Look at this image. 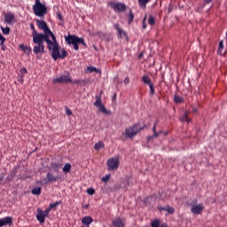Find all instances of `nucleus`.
<instances>
[{"label": "nucleus", "instance_id": "obj_1", "mask_svg": "<svg viewBox=\"0 0 227 227\" xmlns=\"http://www.w3.org/2000/svg\"><path fill=\"white\" fill-rule=\"evenodd\" d=\"M33 36V43L36 45L34 46L33 52L34 54H44L45 53V45L43 44V42H46L47 48L51 51V58L56 61V59H65L67 56H68V51L65 50V48L60 50L59 53V43H58V40L55 37V40H51V35L48 34H36L32 35Z\"/></svg>", "mask_w": 227, "mask_h": 227}, {"label": "nucleus", "instance_id": "obj_2", "mask_svg": "<svg viewBox=\"0 0 227 227\" xmlns=\"http://www.w3.org/2000/svg\"><path fill=\"white\" fill-rule=\"evenodd\" d=\"M150 127V124H141V121L135 123L129 129H125V132L122 133V136L124 137H128L129 139H134L141 130H145V129H148Z\"/></svg>", "mask_w": 227, "mask_h": 227}, {"label": "nucleus", "instance_id": "obj_3", "mask_svg": "<svg viewBox=\"0 0 227 227\" xmlns=\"http://www.w3.org/2000/svg\"><path fill=\"white\" fill-rule=\"evenodd\" d=\"M32 10L35 17H45L47 15V6L40 0H35V4L32 6Z\"/></svg>", "mask_w": 227, "mask_h": 227}, {"label": "nucleus", "instance_id": "obj_4", "mask_svg": "<svg viewBox=\"0 0 227 227\" xmlns=\"http://www.w3.org/2000/svg\"><path fill=\"white\" fill-rule=\"evenodd\" d=\"M35 22L38 28L43 31L44 35H49L51 40H56V35H54V33H52L51 28H49V26H47V22H45V20H35Z\"/></svg>", "mask_w": 227, "mask_h": 227}, {"label": "nucleus", "instance_id": "obj_5", "mask_svg": "<svg viewBox=\"0 0 227 227\" xmlns=\"http://www.w3.org/2000/svg\"><path fill=\"white\" fill-rule=\"evenodd\" d=\"M95 107L98 108L99 113H103V114H111V110H107L106 106L102 104V94L96 95V101L94 102Z\"/></svg>", "mask_w": 227, "mask_h": 227}, {"label": "nucleus", "instance_id": "obj_6", "mask_svg": "<svg viewBox=\"0 0 227 227\" xmlns=\"http://www.w3.org/2000/svg\"><path fill=\"white\" fill-rule=\"evenodd\" d=\"M65 40L67 45H73L75 51H79V42L77 41L75 35H65Z\"/></svg>", "mask_w": 227, "mask_h": 227}, {"label": "nucleus", "instance_id": "obj_7", "mask_svg": "<svg viewBox=\"0 0 227 227\" xmlns=\"http://www.w3.org/2000/svg\"><path fill=\"white\" fill-rule=\"evenodd\" d=\"M142 82H144V84H147V86H149L150 95L152 97H153V95H155V87H153V82H152V79L150 78V76H148V74H145L142 77Z\"/></svg>", "mask_w": 227, "mask_h": 227}, {"label": "nucleus", "instance_id": "obj_8", "mask_svg": "<svg viewBox=\"0 0 227 227\" xmlns=\"http://www.w3.org/2000/svg\"><path fill=\"white\" fill-rule=\"evenodd\" d=\"M108 171H116L120 168V160L116 158H111L107 160Z\"/></svg>", "mask_w": 227, "mask_h": 227}, {"label": "nucleus", "instance_id": "obj_9", "mask_svg": "<svg viewBox=\"0 0 227 227\" xmlns=\"http://www.w3.org/2000/svg\"><path fill=\"white\" fill-rule=\"evenodd\" d=\"M110 6L113 10L119 12L120 13H121V12H127V5L123 3L111 2Z\"/></svg>", "mask_w": 227, "mask_h": 227}, {"label": "nucleus", "instance_id": "obj_10", "mask_svg": "<svg viewBox=\"0 0 227 227\" xmlns=\"http://www.w3.org/2000/svg\"><path fill=\"white\" fill-rule=\"evenodd\" d=\"M53 81L54 82H59V84H68V82H72V78L70 77V73H67V74H61Z\"/></svg>", "mask_w": 227, "mask_h": 227}, {"label": "nucleus", "instance_id": "obj_11", "mask_svg": "<svg viewBox=\"0 0 227 227\" xmlns=\"http://www.w3.org/2000/svg\"><path fill=\"white\" fill-rule=\"evenodd\" d=\"M59 178H61L60 176H53L52 173L48 172L46 175V178L43 179V184L45 185L49 184H54V182H58V180H59Z\"/></svg>", "mask_w": 227, "mask_h": 227}, {"label": "nucleus", "instance_id": "obj_12", "mask_svg": "<svg viewBox=\"0 0 227 227\" xmlns=\"http://www.w3.org/2000/svg\"><path fill=\"white\" fill-rule=\"evenodd\" d=\"M4 20L5 24H9V25L14 24L15 15H13V13H12V12H7L4 16Z\"/></svg>", "mask_w": 227, "mask_h": 227}, {"label": "nucleus", "instance_id": "obj_13", "mask_svg": "<svg viewBox=\"0 0 227 227\" xmlns=\"http://www.w3.org/2000/svg\"><path fill=\"white\" fill-rule=\"evenodd\" d=\"M192 214H195L196 215H200L201 214L202 210H205V207H203L202 204L195 205L192 207Z\"/></svg>", "mask_w": 227, "mask_h": 227}, {"label": "nucleus", "instance_id": "obj_14", "mask_svg": "<svg viewBox=\"0 0 227 227\" xmlns=\"http://www.w3.org/2000/svg\"><path fill=\"white\" fill-rule=\"evenodd\" d=\"M12 224H13V222L12 221L11 216H7L0 219V227L6 226V225L12 226Z\"/></svg>", "mask_w": 227, "mask_h": 227}, {"label": "nucleus", "instance_id": "obj_15", "mask_svg": "<svg viewBox=\"0 0 227 227\" xmlns=\"http://www.w3.org/2000/svg\"><path fill=\"white\" fill-rule=\"evenodd\" d=\"M45 217L43 215V211L41 208L37 209V215H36V219L40 223V224H43L45 223Z\"/></svg>", "mask_w": 227, "mask_h": 227}, {"label": "nucleus", "instance_id": "obj_16", "mask_svg": "<svg viewBox=\"0 0 227 227\" xmlns=\"http://www.w3.org/2000/svg\"><path fill=\"white\" fill-rule=\"evenodd\" d=\"M157 123H159V121H155L153 127V135L147 137L148 142L152 141L153 139V137H159V133L157 132Z\"/></svg>", "mask_w": 227, "mask_h": 227}, {"label": "nucleus", "instance_id": "obj_17", "mask_svg": "<svg viewBox=\"0 0 227 227\" xmlns=\"http://www.w3.org/2000/svg\"><path fill=\"white\" fill-rule=\"evenodd\" d=\"M93 223V218L91 216H84L82 218V224L90 226Z\"/></svg>", "mask_w": 227, "mask_h": 227}, {"label": "nucleus", "instance_id": "obj_18", "mask_svg": "<svg viewBox=\"0 0 227 227\" xmlns=\"http://www.w3.org/2000/svg\"><path fill=\"white\" fill-rule=\"evenodd\" d=\"M113 226L114 227H125V223H123V221L121 218H117L113 221Z\"/></svg>", "mask_w": 227, "mask_h": 227}, {"label": "nucleus", "instance_id": "obj_19", "mask_svg": "<svg viewBox=\"0 0 227 227\" xmlns=\"http://www.w3.org/2000/svg\"><path fill=\"white\" fill-rule=\"evenodd\" d=\"M114 27H115V29H116V31H117V33H118V35H119V36H120L121 38H122L123 35H124V36H127V32L123 31V29H121V28L120 27V25L115 24V25H114Z\"/></svg>", "mask_w": 227, "mask_h": 227}, {"label": "nucleus", "instance_id": "obj_20", "mask_svg": "<svg viewBox=\"0 0 227 227\" xmlns=\"http://www.w3.org/2000/svg\"><path fill=\"white\" fill-rule=\"evenodd\" d=\"M70 84H83V86H86V84L88 83V80H81V79H78V80H74L73 81L71 79V82H69Z\"/></svg>", "mask_w": 227, "mask_h": 227}, {"label": "nucleus", "instance_id": "obj_21", "mask_svg": "<svg viewBox=\"0 0 227 227\" xmlns=\"http://www.w3.org/2000/svg\"><path fill=\"white\" fill-rule=\"evenodd\" d=\"M61 203H63V201H61V200L56 201L54 203H50L48 207L50 210H56V207H59V205H61Z\"/></svg>", "mask_w": 227, "mask_h": 227}, {"label": "nucleus", "instance_id": "obj_22", "mask_svg": "<svg viewBox=\"0 0 227 227\" xmlns=\"http://www.w3.org/2000/svg\"><path fill=\"white\" fill-rule=\"evenodd\" d=\"M32 194L34 196H40L42 194V187L37 186L31 190Z\"/></svg>", "mask_w": 227, "mask_h": 227}, {"label": "nucleus", "instance_id": "obj_23", "mask_svg": "<svg viewBox=\"0 0 227 227\" xmlns=\"http://www.w3.org/2000/svg\"><path fill=\"white\" fill-rule=\"evenodd\" d=\"M174 102L175 104H184V97L178 96V94H176L174 96Z\"/></svg>", "mask_w": 227, "mask_h": 227}, {"label": "nucleus", "instance_id": "obj_24", "mask_svg": "<svg viewBox=\"0 0 227 227\" xmlns=\"http://www.w3.org/2000/svg\"><path fill=\"white\" fill-rule=\"evenodd\" d=\"M20 49L23 51L24 54L29 55L31 53V48L25 46L24 44H20Z\"/></svg>", "mask_w": 227, "mask_h": 227}, {"label": "nucleus", "instance_id": "obj_25", "mask_svg": "<svg viewBox=\"0 0 227 227\" xmlns=\"http://www.w3.org/2000/svg\"><path fill=\"white\" fill-rule=\"evenodd\" d=\"M180 121L191 123V119H189V112L185 111L184 115L180 118Z\"/></svg>", "mask_w": 227, "mask_h": 227}, {"label": "nucleus", "instance_id": "obj_26", "mask_svg": "<svg viewBox=\"0 0 227 227\" xmlns=\"http://www.w3.org/2000/svg\"><path fill=\"white\" fill-rule=\"evenodd\" d=\"M72 169V165L70 163H66L62 168V171L67 175V173H70Z\"/></svg>", "mask_w": 227, "mask_h": 227}, {"label": "nucleus", "instance_id": "obj_27", "mask_svg": "<svg viewBox=\"0 0 227 227\" xmlns=\"http://www.w3.org/2000/svg\"><path fill=\"white\" fill-rule=\"evenodd\" d=\"M87 70H88L89 74H93V72H96L97 74H100V69H98L95 67H91V66L88 67Z\"/></svg>", "mask_w": 227, "mask_h": 227}, {"label": "nucleus", "instance_id": "obj_28", "mask_svg": "<svg viewBox=\"0 0 227 227\" xmlns=\"http://www.w3.org/2000/svg\"><path fill=\"white\" fill-rule=\"evenodd\" d=\"M104 146H105L104 142L99 141L95 144L94 148H95V150H98H98H102V148H104Z\"/></svg>", "mask_w": 227, "mask_h": 227}, {"label": "nucleus", "instance_id": "obj_29", "mask_svg": "<svg viewBox=\"0 0 227 227\" xmlns=\"http://www.w3.org/2000/svg\"><path fill=\"white\" fill-rule=\"evenodd\" d=\"M152 0H138V4L141 6V8H146V4L150 3Z\"/></svg>", "mask_w": 227, "mask_h": 227}, {"label": "nucleus", "instance_id": "obj_30", "mask_svg": "<svg viewBox=\"0 0 227 227\" xmlns=\"http://www.w3.org/2000/svg\"><path fill=\"white\" fill-rule=\"evenodd\" d=\"M76 40H77L79 45H81V44L83 45V47H84L85 49L88 48V45H86V43L84 42V39H83V38L79 37V36L76 35Z\"/></svg>", "mask_w": 227, "mask_h": 227}, {"label": "nucleus", "instance_id": "obj_31", "mask_svg": "<svg viewBox=\"0 0 227 227\" xmlns=\"http://www.w3.org/2000/svg\"><path fill=\"white\" fill-rule=\"evenodd\" d=\"M3 35H10L11 28L10 27H4L3 26L0 27Z\"/></svg>", "mask_w": 227, "mask_h": 227}, {"label": "nucleus", "instance_id": "obj_32", "mask_svg": "<svg viewBox=\"0 0 227 227\" xmlns=\"http://www.w3.org/2000/svg\"><path fill=\"white\" fill-rule=\"evenodd\" d=\"M152 201H153V197H152V196L146 197V198L144 200V203H145V205H146V206L152 205Z\"/></svg>", "mask_w": 227, "mask_h": 227}, {"label": "nucleus", "instance_id": "obj_33", "mask_svg": "<svg viewBox=\"0 0 227 227\" xmlns=\"http://www.w3.org/2000/svg\"><path fill=\"white\" fill-rule=\"evenodd\" d=\"M62 164L51 162V167L54 169V171H58L59 168H61Z\"/></svg>", "mask_w": 227, "mask_h": 227}, {"label": "nucleus", "instance_id": "obj_34", "mask_svg": "<svg viewBox=\"0 0 227 227\" xmlns=\"http://www.w3.org/2000/svg\"><path fill=\"white\" fill-rule=\"evenodd\" d=\"M129 187V181L124 180L121 183L120 187L118 189H127Z\"/></svg>", "mask_w": 227, "mask_h": 227}, {"label": "nucleus", "instance_id": "obj_35", "mask_svg": "<svg viewBox=\"0 0 227 227\" xmlns=\"http://www.w3.org/2000/svg\"><path fill=\"white\" fill-rule=\"evenodd\" d=\"M165 212H168V214H175V207L165 206Z\"/></svg>", "mask_w": 227, "mask_h": 227}, {"label": "nucleus", "instance_id": "obj_36", "mask_svg": "<svg viewBox=\"0 0 227 227\" xmlns=\"http://www.w3.org/2000/svg\"><path fill=\"white\" fill-rule=\"evenodd\" d=\"M152 227H160V220L155 219L151 223Z\"/></svg>", "mask_w": 227, "mask_h": 227}, {"label": "nucleus", "instance_id": "obj_37", "mask_svg": "<svg viewBox=\"0 0 227 227\" xmlns=\"http://www.w3.org/2000/svg\"><path fill=\"white\" fill-rule=\"evenodd\" d=\"M129 24H132V20H134V13H132V10H129V14L128 15Z\"/></svg>", "mask_w": 227, "mask_h": 227}, {"label": "nucleus", "instance_id": "obj_38", "mask_svg": "<svg viewBox=\"0 0 227 227\" xmlns=\"http://www.w3.org/2000/svg\"><path fill=\"white\" fill-rule=\"evenodd\" d=\"M148 24H150V26L155 25V17L150 15L148 19Z\"/></svg>", "mask_w": 227, "mask_h": 227}, {"label": "nucleus", "instance_id": "obj_39", "mask_svg": "<svg viewBox=\"0 0 227 227\" xmlns=\"http://www.w3.org/2000/svg\"><path fill=\"white\" fill-rule=\"evenodd\" d=\"M224 49V41H220L219 46H218V52H221Z\"/></svg>", "mask_w": 227, "mask_h": 227}, {"label": "nucleus", "instance_id": "obj_40", "mask_svg": "<svg viewBox=\"0 0 227 227\" xmlns=\"http://www.w3.org/2000/svg\"><path fill=\"white\" fill-rule=\"evenodd\" d=\"M109 180H111V175L108 174L106 176L102 177V182L107 183L109 182Z\"/></svg>", "mask_w": 227, "mask_h": 227}, {"label": "nucleus", "instance_id": "obj_41", "mask_svg": "<svg viewBox=\"0 0 227 227\" xmlns=\"http://www.w3.org/2000/svg\"><path fill=\"white\" fill-rule=\"evenodd\" d=\"M87 194H89L90 196H93V194H95V189L88 188L87 189Z\"/></svg>", "mask_w": 227, "mask_h": 227}, {"label": "nucleus", "instance_id": "obj_42", "mask_svg": "<svg viewBox=\"0 0 227 227\" xmlns=\"http://www.w3.org/2000/svg\"><path fill=\"white\" fill-rule=\"evenodd\" d=\"M30 29L33 31L32 35H36L38 32L36 31V29L35 28V24L30 23Z\"/></svg>", "mask_w": 227, "mask_h": 227}, {"label": "nucleus", "instance_id": "obj_43", "mask_svg": "<svg viewBox=\"0 0 227 227\" xmlns=\"http://www.w3.org/2000/svg\"><path fill=\"white\" fill-rule=\"evenodd\" d=\"M50 212H51V209L47 207L44 211H43V214L44 215L45 217H49Z\"/></svg>", "mask_w": 227, "mask_h": 227}, {"label": "nucleus", "instance_id": "obj_44", "mask_svg": "<svg viewBox=\"0 0 227 227\" xmlns=\"http://www.w3.org/2000/svg\"><path fill=\"white\" fill-rule=\"evenodd\" d=\"M57 18L59 19V20H61L63 22V15H61V12H57Z\"/></svg>", "mask_w": 227, "mask_h": 227}, {"label": "nucleus", "instance_id": "obj_45", "mask_svg": "<svg viewBox=\"0 0 227 227\" xmlns=\"http://www.w3.org/2000/svg\"><path fill=\"white\" fill-rule=\"evenodd\" d=\"M142 24H143L142 26L143 29H146V17L144 18Z\"/></svg>", "mask_w": 227, "mask_h": 227}, {"label": "nucleus", "instance_id": "obj_46", "mask_svg": "<svg viewBox=\"0 0 227 227\" xmlns=\"http://www.w3.org/2000/svg\"><path fill=\"white\" fill-rule=\"evenodd\" d=\"M4 42H6V37L3 36V35L0 34V43H3Z\"/></svg>", "mask_w": 227, "mask_h": 227}, {"label": "nucleus", "instance_id": "obj_47", "mask_svg": "<svg viewBox=\"0 0 227 227\" xmlns=\"http://www.w3.org/2000/svg\"><path fill=\"white\" fill-rule=\"evenodd\" d=\"M20 74H27V68L22 67V68H20Z\"/></svg>", "mask_w": 227, "mask_h": 227}, {"label": "nucleus", "instance_id": "obj_48", "mask_svg": "<svg viewBox=\"0 0 227 227\" xmlns=\"http://www.w3.org/2000/svg\"><path fill=\"white\" fill-rule=\"evenodd\" d=\"M129 82H130V78H129V76H127L125 79H124V84H129Z\"/></svg>", "mask_w": 227, "mask_h": 227}, {"label": "nucleus", "instance_id": "obj_49", "mask_svg": "<svg viewBox=\"0 0 227 227\" xmlns=\"http://www.w3.org/2000/svg\"><path fill=\"white\" fill-rule=\"evenodd\" d=\"M0 45H1V49L3 51H5L6 50V45H4V43H0Z\"/></svg>", "mask_w": 227, "mask_h": 227}, {"label": "nucleus", "instance_id": "obj_50", "mask_svg": "<svg viewBox=\"0 0 227 227\" xmlns=\"http://www.w3.org/2000/svg\"><path fill=\"white\" fill-rule=\"evenodd\" d=\"M67 116H72V112L68 108L67 109Z\"/></svg>", "mask_w": 227, "mask_h": 227}, {"label": "nucleus", "instance_id": "obj_51", "mask_svg": "<svg viewBox=\"0 0 227 227\" xmlns=\"http://www.w3.org/2000/svg\"><path fill=\"white\" fill-rule=\"evenodd\" d=\"M82 207L88 209V208H90V204L82 205Z\"/></svg>", "mask_w": 227, "mask_h": 227}, {"label": "nucleus", "instance_id": "obj_52", "mask_svg": "<svg viewBox=\"0 0 227 227\" xmlns=\"http://www.w3.org/2000/svg\"><path fill=\"white\" fill-rule=\"evenodd\" d=\"M158 210H163L166 212V207H158Z\"/></svg>", "mask_w": 227, "mask_h": 227}, {"label": "nucleus", "instance_id": "obj_53", "mask_svg": "<svg viewBox=\"0 0 227 227\" xmlns=\"http://www.w3.org/2000/svg\"><path fill=\"white\" fill-rule=\"evenodd\" d=\"M160 227H169L168 223H160Z\"/></svg>", "mask_w": 227, "mask_h": 227}, {"label": "nucleus", "instance_id": "obj_54", "mask_svg": "<svg viewBox=\"0 0 227 227\" xmlns=\"http://www.w3.org/2000/svg\"><path fill=\"white\" fill-rule=\"evenodd\" d=\"M20 82H24V75H22L20 79H19Z\"/></svg>", "mask_w": 227, "mask_h": 227}, {"label": "nucleus", "instance_id": "obj_55", "mask_svg": "<svg viewBox=\"0 0 227 227\" xmlns=\"http://www.w3.org/2000/svg\"><path fill=\"white\" fill-rule=\"evenodd\" d=\"M105 40L106 42H109V37H107V34H105Z\"/></svg>", "mask_w": 227, "mask_h": 227}, {"label": "nucleus", "instance_id": "obj_56", "mask_svg": "<svg viewBox=\"0 0 227 227\" xmlns=\"http://www.w3.org/2000/svg\"><path fill=\"white\" fill-rule=\"evenodd\" d=\"M143 56H145V54H144V53H140V54L138 55V59H141V58H143Z\"/></svg>", "mask_w": 227, "mask_h": 227}, {"label": "nucleus", "instance_id": "obj_57", "mask_svg": "<svg viewBox=\"0 0 227 227\" xmlns=\"http://www.w3.org/2000/svg\"><path fill=\"white\" fill-rule=\"evenodd\" d=\"M206 4H208L209 3H212V0H205Z\"/></svg>", "mask_w": 227, "mask_h": 227}, {"label": "nucleus", "instance_id": "obj_58", "mask_svg": "<svg viewBox=\"0 0 227 227\" xmlns=\"http://www.w3.org/2000/svg\"><path fill=\"white\" fill-rule=\"evenodd\" d=\"M3 180H4V176H0V182H3Z\"/></svg>", "mask_w": 227, "mask_h": 227}, {"label": "nucleus", "instance_id": "obj_59", "mask_svg": "<svg viewBox=\"0 0 227 227\" xmlns=\"http://www.w3.org/2000/svg\"><path fill=\"white\" fill-rule=\"evenodd\" d=\"M198 109L193 108V113H197Z\"/></svg>", "mask_w": 227, "mask_h": 227}, {"label": "nucleus", "instance_id": "obj_60", "mask_svg": "<svg viewBox=\"0 0 227 227\" xmlns=\"http://www.w3.org/2000/svg\"><path fill=\"white\" fill-rule=\"evenodd\" d=\"M82 227H90V225H84V224H83V226H82Z\"/></svg>", "mask_w": 227, "mask_h": 227}, {"label": "nucleus", "instance_id": "obj_61", "mask_svg": "<svg viewBox=\"0 0 227 227\" xmlns=\"http://www.w3.org/2000/svg\"><path fill=\"white\" fill-rule=\"evenodd\" d=\"M114 98H116V94H114Z\"/></svg>", "mask_w": 227, "mask_h": 227}, {"label": "nucleus", "instance_id": "obj_62", "mask_svg": "<svg viewBox=\"0 0 227 227\" xmlns=\"http://www.w3.org/2000/svg\"><path fill=\"white\" fill-rule=\"evenodd\" d=\"M43 181H38V184H42Z\"/></svg>", "mask_w": 227, "mask_h": 227}]
</instances>
